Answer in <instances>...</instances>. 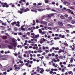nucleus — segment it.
Returning a JSON list of instances; mask_svg holds the SVG:
<instances>
[{
  "label": "nucleus",
  "instance_id": "5701e85b",
  "mask_svg": "<svg viewBox=\"0 0 75 75\" xmlns=\"http://www.w3.org/2000/svg\"><path fill=\"white\" fill-rule=\"evenodd\" d=\"M41 33L42 35H43L45 34L46 33V32H42Z\"/></svg>",
  "mask_w": 75,
  "mask_h": 75
},
{
  "label": "nucleus",
  "instance_id": "6e6552de",
  "mask_svg": "<svg viewBox=\"0 0 75 75\" xmlns=\"http://www.w3.org/2000/svg\"><path fill=\"white\" fill-rule=\"evenodd\" d=\"M59 37L60 38H64L65 37V36L64 35H62L61 34H59Z\"/></svg>",
  "mask_w": 75,
  "mask_h": 75
},
{
  "label": "nucleus",
  "instance_id": "2f4dec72",
  "mask_svg": "<svg viewBox=\"0 0 75 75\" xmlns=\"http://www.w3.org/2000/svg\"><path fill=\"white\" fill-rule=\"evenodd\" d=\"M19 62L21 63V64H22L23 63V62L21 60H20L19 61Z\"/></svg>",
  "mask_w": 75,
  "mask_h": 75
},
{
  "label": "nucleus",
  "instance_id": "0e129e2a",
  "mask_svg": "<svg viewBox=\"0 0 75 75\" xmlns=\"http://www.w3.org/2000/svg\"><path fill=\"white\" fill-rule=\"evenodd\" d=\"M49 65H51V62H49Z\"/></svg>",
  "mask_w": 75,
  "mask_h": 75
},
{
  "label": "nucleus",
  "instance_id": "a18cd8bd",
  "mask_svg": "<svg viewBox=\"0 0 75 75\" xmlns=\"http://www.w3.org/2000/svg\"><path fill=\"white\" fill-rule=\"evenodd\" d=\"M71 64H69L68 66V67H71Z\"/></svg>",
  "mask_w": 75,
  "mask_h": 75
},
{
  "label": "nucleus",
  "instance_id": "f257e3e1",
  "mask_svg": "<svg viewBox=\"0 0 75 75\" xmlns=\"http://www.w3.org/2000/svg\"><path fill=\"white\" fill-rule=\"evenodd\" d=\"M25 8V7H23V8H20V9L21 11H23V13L26 12L28 11H30L29 9L27 8H26V9H24Z\"/></svg>",
  "mask_w": 75,
  "mask_h": 75
},
{
  "label": "nucleus",
  "instance_id": "ddd939ff",
  "mask_svg": "<svg viewBox=\"0 0 75 75\" xmlns=\"http://www.w3.org/2000/svg\"><path fill=\"white\" fill-rule=\"evenodd\" d=\"M35 38H38L40 37V35L39 34L36 35H35Z\"/></svg>",
  "mask_w": 75,
  "mask_h": 75
},
{
  "label": "nucleus",
  "instance_id": "0eeeda50",
  "mask_svg": "<svg viewBox=\"0 0 75 75\" xmlns=\"http://www.w3.org/2000/svg\"><path fill=\"white\" fill-rule=\"evenodd\" d=\"M54 62H57V61L55 60V59H53L51 61L52 64H53L54 63Z\"/></svg>",
  "mask_w": 75,
  "mask_h": 75
},
{
  "label": "nucleus",
  "instance_id": "aec40b11",
  "mask_svg": "<svg viewBox=\"0 0 75 75\" xmlns=\"http://www.w3.org/2000/svg\"><path fill=\"white\" fill-rule=\"evenodd\" d=\"M37 52H38V53H41L42 52H43V51L42 50H38Z\"/></svg>",
  "mask_w": 75,
  "mask_h": 75
},
{
  "label": "nucleus",
  "instance_id": "6ab92c4d",
  "mask_svg": "<svg viewBox=\"0 0 75 75\" xmlns=\"http://www.w3.org/2000/svg\"><path fill=\"white\" fill-rule=\"evenodd\" d=\"M63 58V56H60L59 57V58L60 59H62Z\"/></svg>",
  "mask_w": 75,
  "mask_h": 75
},
{
  "label": "nucleus",
  "instance_id": "de8ad7c7",
  "mask_svg": "<svg viewBox=\"0 0 75 75\" xmlns=\"http://www.w3.org/2000/svg\"><path fill=\"white\" fill-rule=\"evenodd\" d=\"M55 4V2H52V4H53V5Z\"/></svg>",
  "mask_w": 75,
  "mask_h": 75
},
{
  "label": "nucleus",
  "instance_id": "20e7f679",
  "mask_svg": "<svg viewBox=\"0 0 75 75\" xmlns=\"http://www.w3.org/2000/svg\"><path fill=\"white\" fill-rule=\"evenodd\" d=\"M54 15V13H50L48 16V17L49 18H50L51 17L53 16Z\"/></svg>",
  "mask_w": 75,
  "mask_h": 75
},
{
  "label": "nucleus",
  "instance_id": "c756f323",
  "mask_svg": "<svg viewBox=\"0 0 75 75\" xmlns=\"http://www.w3.org/2000/svg\"><path fill=\"white\" fill-rule=\"evenodd\" d=\"M59 49V47H55V50H57Z\"/></svg>",
  "mask_w": 75,
  "mask_h": 75
},
{
  "label": "nucleus",
  "instance_id": "3c124183",
  "mask_svg": "<svg viewBox=\"0 0 75 75\" xmlns=\"http://www.w3.org/2000/svg\"><path fill=\"white\" fill-rule=\"evenodd\" d=\"M52 55V54H48V56H49V57H51Z\"/></svg>",
  "mask_w": 75,
  "mask_h": 75
},
{
  "label": "nucleus",
  "instance_id": "9b49d317",
  "mask_svg": "<svg viewBox=\"0 0 75 75\" xmlns=\"http://www.w3.org/2000/svg\"><path fill=\"white\" fill-rule=\"evenodd\" d=\"M60 17L61 19H62L64 20L65 19V17L63 15H61Z\"/></svg>",
  "mask_w": 75,
  "mask_h": 75
},
{
  "label": "nucleus",
  "instance_id": "4c0bfd02",
  "mask_svg": "<svg viewBox=\"0 0 75 75\" xmlns=\"http://www.w3.org/2000/svg\"><path fill=\"white\" fill-rule=\"evenodd\" d=\"M36 22L37 23H39V21L38 20V19H37L36 20Z\"/></svg>",
  "mask_w": 75,
  "mask_h": 75
},
{
  "label": "nucleus",
  "instance_id": "9d476101",
  "mask_svg": "<svg viewBox=\"0 0 75 75\" xmlns=\"http://www.w3.org/2000/svg\"><path fill=\"white\" fill-rule=\"evenodd\" d=\"M8 48L9 49H11L12 48H13V47L12 46H11L10 45H8Z\"/></svg>",
  "mask_w": 75,
  "mask_h": 75
},
{
  "label": "nucleus",
  "instance_id": "603ef678",
  "mask_svg": "<svg viewBox=\"0 0 75 75\" xmlns=\"http://www.w3.org/2000/svg\"><path fill=\"white\" fill-rule=\"evenodd\" d=\"M45 54H46L45 53V52H44L42 53V55H45Z\"/></svg>",
  "mask_w": 75,
  "mask_h": 75
},
{
  "label": "nucleus",
  "instance_id": "b1692460",
  "mask_svg": "<svg viewBox=\"0 0 75 75\" xmlns=\"http://www.w3.org/2000/svg\"><path fill=\"white\" fill-rule=\"evenodd\" d=\"M42 3H38L37 6H41V5H42Z\"/></svg>",
  "mask_w": 75,
  "mask_h": 75
},
{
  "label": "nucleus",
  "instance_id": "e433bc0d",
  "mask_svg": "<svg viewBox=\"0 0 75 75\" xmlns=\"http://www.w3.org/2000/svg\"><path fill=\"white\" fill-rule=\"evenodd\" d=\"M5 42H6V43H9V41L7 40H5Z\"/></svg>",
  "mask_w": 75,
  "mask_h": 75
},
{
  "label": "nucleus",
  "instance_id": "a19ab883",
  "mask_svg": "<svg viewBox=\"0 0 75 75\" xmlns=\"http://www.w3.org/2000/svg\"><path fill=\"white\" fill-rule=\"evenodd\" d=\"M24 48L25 49H27L28 48V46H25Z\"/></svg>",
  "mask_w": 75,
  "mask_h": 75
},
{
  "label": "nucleus",
  "instance_id": "2eb2a0df",
  "mask_svg": "<svg viewBox=\"0 0 75 75\" xmlns=\"http://www.w3.org/2000/svg\"><path fill=\"white\" fill-rule=\"evenodd\" d=\"M17 22H14L11 23V25H13L14 24H16Z\"/></svg>",
  "mask_w": 75,
  "mask_h": 75
},
{
  "label": "nucleus",
  "instance_id": "13d9d810",
  "mask_svg": "<svg viewBox=\"0 0 75 75\" xmlns=\"http://www.w3.org/2000/svg\"><path fill=\"white\" fill-rule=\"evenodd\" d=\"M52 11L54 12H56V11L55 10H54V9H52Z\"/></svg>",
  "mask_w": 75,
  "mask_h": 75
},
{
  "label": "nucleus",
  "instance_id": "864d4df0",
  "mask_svg": "<svg viewBox=\"0 0 75 75\" xmlns=\"http://www.w3.org/2000/svg\"><path fill=\"white\" fill-rule=\"evenodd\" d=\"M40 58H41V59H42L44 58V56H42V57H40Z\"/></svg>",
  "mask_w": 75,
  "mask_h": 75
},
{
  "label": "nucleus",
  "instance_id": "72a5a7b5",
  "mask_svg": "<svg viewBox=\"0 0 75 75\" xmlns=\"http://www.w3.org/2000/svg\"><path fill=\"white\" fill-rule=\"evenodd\" d=\"M70 9H67L66 10V11H67L69 13V11H70Z\"/></svg>",
  "mask_w": 75,
  "mask_h": 75
},
{
  "label": "nucleus",
  "instance_id": "e2e57ef3",
  "mask_svg": "<svg viewBox=\"0 0 75 75\" xmlns=\"http://www.w3.org/2000/svg\"><path fill=\"white\" fill-rule=\"evenodd\" d=\"M33 5L35 6L37 5V4H36V3H34L33 4Z\"/></svg>",
  "mask_w": 75,
  "mask_h": 75
},
{
  "label": "nucleus",
  "instance_id": "7ed1b4c3",
  "mask_svg": "<svg viewBox=\"0 0 75 75\" xmlns=\"http://www.w3.org/2000/svg\"><path fill=\"white\" fill-rule=\"evenodd\" d=\"M9 44L11 45V46L14 47L15 48H16L17 47L16 44V43H13L12 42H10Z\"/></svg>",
  "mask_w": 75,
  "mask_h": 75
},
{
  "label": "nucleus",
  "instance_id": "8fccbe9b",
  "mask_svg": "<svg viewBox=\"0 0 75 75\" xmlns=\"http://www.w3.org/2000/svg\"><path fill=\"white\" fill-rule=\"evenodd\" d=\"M55 47H52V50H55Z\"/></svg>",
  "mask_w": 75,
  "mask_h": 75
},
{
  "label": "nucleus",
  "instance_id": "4d7b16f0",
  "mask_svg": "<svg viewBox=\"0 0 75 75\" xmlns=\"http://www.w3.org/2000/svg\"><path fill=\"white\" fill-rule=\"evenodd\" d=\"M18 57L19 58H20V59H21L22 58V57H21V56H18Z\"/></svg>",
  "mask_w": 75,
  "mask_h": 75
},
{
  "label": "nucleus",
  "instance_id": "ea45409f",
  "mask_svg": "<svg viewBox=\"0 0 75 75\" xmlns=\"http://www.w3.org/2000/svg\"><path fill=\"white\" fill-rule=\"evenodd\" d=\"M75 47L74 48H71V50L72 51H74L75 50Z\"/></svg>",
  "mask_w": 75,
  "mask_h": 75
},
{
  "label": "nucleus",
  "instance_id": "c9c22d12",
  "mask_svg": "<svg viewBox=\"0 0 75 75\" xmlns=\"http://www.w3.org/2000/svg\"><path fill=\"white\" fill-rule=\"evenodd\" d=\"M16 26L20 27V25H19L18 24H17L16 25Z\"/></svg>",
  "mask_w": 75,
  "mask_h": 75
},
{
  "label": "nucleus",
  "instance_id": "393cba45",
  "mask_svg": "<svg viewBox=\"0 0 75 75\" xmlns=\"http://www.w3.org/2000/svg\"><path fill=\"white\" fill-rule=\"evenodd\" d=\"M39 33H41L42 32V30L41 29H39Z\"/></svg>",
  "mask_w": 75,
  "mask_h": 75
},
{
  "label": "nucleus",
  "instance_id": "f704fd0d",
  "mask_svg": "<svg viewBox=\"0 0 75 75\" xmlns=\"http://www.w3.org/2000/svg\"><path fill=\"white\" fill-rule=\"evenodd\" d=\"M65 31H66V32H67V33H69V30H67H67H65Z\"/></svg>",
  "mask_w": 75,
  "mask_h": 75
},
{
  "label": "nucleus",
  "instance_id": "bf43d9fd",
  "mask_svg": "<svg viewBox=\"0 0 75 75\" xmlns=\"http://www.w3.org/2000/svg\"><path fill=\"white\" fill-rule=\"evenodd\" d=\"M27 73L26 72H24L23 75H26Z\"/></svg>",
  "mask_w": 75,
  "mask_h": 75
},
{
  "label": "nucleus",
  "instance_id": "f8f14e48",
  "mask_svg": "<svg viewBox=\"0 0 75 75\" xmlns=\"http://www.w3.org/2000/svg\"><path fill=\"white\" fill-rule=\"evenodd\" d=\"M3 39L6 40L7 38V37L6 36H4L2 37Z\"/></svg>",
  "mask_w": 75,
  "mask_h": 75
},
{
  "label": "nucleus",
  "instance_id": "052dcab7",
  "mask_svg": "<svg viewBox=\"0 0 75 75\" xmlns=\"http://www.w3.org/2000/svg\"><path fill=\"white\" fill-rule=\"evenodd\" d=\"M27 62H28V64H30V61L29 60H28V61H27Z\"/></svg>",
  "mask_w": 75,
  "mask_h": 75
},
{
  "label": "nucleus",
  "instance_id": "09e8293b",
  "mask_svg": "<svg viewBox=\"0 0 75 75\" xmlns=\"http://www.w3.org/2000/svg\"><path fill=\"white\" fill-rule=\"evenodd\" d=\"M22 34V33L21 32H20L19 33V35H21Z\"/></svg>",
  "mask_w": 75,
  "mask_h": 75
},
{
  "label": "nucleus",
  "instance_id": "338daca9",
  "mask_svg": "<svg viewBox=\"0 0 75 75\" xmlns=\"http://www.w3.org/2000/svg\"><path fill=\"white\" fill-rule=\"evenodd\" d=\"M11 6H12V7H14L15 6V5H14L13 4V5H12Z\"/></svg>",
  "mask_w": 75,
  "mask_h": 75
},
{
  "label": "nucleus",
  "instance_id": "a878e982",
  "mask_svg": "<svg viewBox=\"0 0 75 75\" xmlns=\"http://www.w3.org/2000/svg\"><path fill=\"white\" fill-rule=\"evenodd\" d=\"M69 20H72V17H69Z\"/></svg>",
  "mask_w": 75,
  "mask_h": 75
},
{
  "label": "nucleus",
  "instance_id": "dca6fc26",
  "mask_svg": "<svg viewBox=\"0 0 75 75\" xmlns=\"http://www.w3.org/2000/svg\"><path fill=\"white\" fill-rule=\"evenodd\" d=\"M64 45L66 46V47H68V45L67 44V43H64V45H63L64 46Z\"/></svg>",
  "mask_w": 75,
  "mask_h": 75
},
{
  "label": "nucleus",
  "instance_id": "f03ea898",
  "mask_svg": "<svg viewBox=\"0 0 75 75\" xmlns=\"http://www.w3.org/2000/svg\"><path fill=\"white\" fill-rule=\"evenodd\" d=\"M1 4L2 5H3L2 6L3 7H6V8H8L9 7L8 5H7V3H3V2L1 3Z\"/></svg>",
  "mask_w": 75,
  "mask_h": 75
},
{
  "label": "nucleus",
  "instance_id": "6e6d98bb",
  "mask_svg": "<svg viewBox=\"0 0 75 75\" xmlns=\"http://www.w3.org/2000/svg\"><path fill=\"white\" fill-rule=\"evenodd\" d=\"M62 62H60L59 64H60V65H62Z\"/></svg>",
  "mask_w": 75,
  "mask_h": 75
},
{
  "label": "nucleus",
  "instance_id": "774afa93",
  "mask_svg": "<svg viewBox=\"0 0 75 75\" xmlns=\"http://www.w3.org/2000/svg\"><path fill=\"white\" fill-rule=\"evenodd\" d=\"M33 23H35V21L33 20Z\"/></svg>",
  "mask_w": 75,
  "mask_h": 75
},
{
  "label": "nucleus",
  "instance_id": "7c9ffc66",
  "mask_svg": "<svg viewBox=\"0 0 75 75\" xmlns=\"http://www.w3.org/2000/svg\"><path fill=\"white\" fill-rule=\"evenodd\" d=\"M15 41V40L14 38H13L12 39V42H14Z\"/></svg>",
  "mask_w": 75,
  "mask_h": 75
},
{
  "label": "nucleus",
  "instance_id": "4be33fe9",
  "mask_svg": "<svg viewBox=\"0 0 75 75\" xmlns=\"http://www.w3.org/2000/svg\"><path fill=\"white\" fill-rule=\"evenodd\" d=\"M59 50L61 52H63V53H64V50L60 49Z\"/></svg>",
  "mask_w": 75,
  "mask_h": 75
},
{
  "label": "nucleus",
  "instance_id": "680f3d73",
  "mask_svg": "<svg viewBox=\"0 0 75 75\" xmlns=\"http://www.w3.org/2000/svg\"><path fill=\"white\" fill-rule=\"evenodd\" d=\"M72 11L70 10L69 11V12H68L69 13H71V11Z\"/></svg>",
  "mask_w": 75,
  "mask_h": 75
},
{
  "label": "nucleus",
  "instance_id": "f3484780",
  "mask_svg": "<svg viewBox=\"0 0 75 75\" xmlns=\"http://www.w3.org/2000/svg\"><path fill=\"white\" fill-rule=\"evenodd\" d=\"M67 26H70V27H71V28H72V25H71V24H68L67 25Z\"/></svg>",
  "mask_w": 75,
  "mask_h": 75
},
{
  "label": "nucleus",
  "instance_id": "cd10ccee",
  "mask_svg": "<svg viewBox=\"0 0 75 75\" xmlns=\"http://www.w3.org/2000/svg\"><path fill=\"white\" fill-rule=\"evenodd\" d=\"M47 22H44L43 23V24L45 25H47Z\"/></svg>",
  "mask_w": 75,
  "mask_h": 75
},
{
  "label": "nucleus",
  "instance_id": "69168bd1",
  "mask_svg": "<svg viewBox=\"0 0 75 75\" xmlns=\"http://www.w3.org/2000/svg\"><path fill=\"white\" fill-rule=\"evenodd\" d=\"M48 29H50V30H51V28L50 27H48Z\"/></svg>",
  "mask_w": 75,
  "mask_h": 75
},
{
  "label": "nucleus",
  "instance_id": "58836bf2",
  "mask_svg": "<svg viewBox=\"0 0 75 75\" xmlns=\"http://www.w3.org/2000/svg\"><path fill=\"white\" fill-rule=\"evenodd\" d=\"M64 16L65 17H68V15L67 14H65L64 15Z\"/></svg>",
  "mask_w": 75,
  "mask_h": 75
},
{
  "label": "nucleus",
  "instance_id": "473e14b6",
  "mask_svg": "<svg viewBox=\"0 0 75 75\" xmlns=\"http://www.w3.org/2000/svg\"><path fill=\"white\" fill-rule=\"evenodd\" d=\"M70 9H67L66 10V11H67L69 13V11H70Z\"/></svg>",
  "mask_w": 75,
  "mask_h": 75
},
{
  "label": "nucleus",
  "instance_id": "423d86ee",
  "mask_svg": "<svg viewBox=\"0 0 75 75\" xmlns=\"http://www.w3.org/2000/svg\"><path fill=\"white\" fill-rule=\"evenodd\" d=\"M58 24L59 26H63V25L62 23L60 21H58Z\"/></svg>",
  "mask_w": 75,
  "mask_h": 75
},
{
  "label": "nucleus",
  "instance_id": "1a4fd4ad",
  "mask_svg": "<svg viewBox=\"0 0 75 75\" xmlns=\"http://www.w3.org/2000/svg\"><path fill=\"white\" fill-rule=\"evenodd\" d=\"M23 27H24L23 26H21V30L24 31H25V28H23Z\"/></svg>",
  "mask_w": 75,
  "mask_h": 75
},
{
  "label": "nucleus",
  "instance_id": "37998d69",
  "mask_svg": "<svg viewBox=\"0 0 75 75\" xmlns=\"http://www.w3.org/2000/svg\"><path fill=\"white\" fill-rule=\"evenodd\" d=\"M55 56V54L54 53H52V57H54Z\"/></svg>",
  "mask_w": 75,
  "mask_h": 75
},
{
  "label": "nucleus",
  "instance_id": "412c9836",
  "mask_svg": "<svg viewBox=\"0 0 75 75\" xmlns=\"http://www.w3.org/2000/svg\"><path fill=\"white\" fill-rule=\"evenodd\" d=\"M68 73L69 74H72V75L73 74V73H72V71H69L68 72Z\"/></svg>",
  "mask_w": 75,
  "mask_h": 75
},
{
  "label": "nucleus",
  "instance_id": "a211bd4d",
  "mask_svg": "<svg viewBox=\"0 0 75 75\" xmlns=\"http://www.w3.org/2000/svg\"><path fill=\"white\" fill-rule=\"evenodd\" d=\"M71 23L72 24H74L75 23V21H74V20H72V21L71 22Z\"/></svg>",
  "mask_w": 75,
  "mask_h": 75
},
{
  "label": "nucleus",
  "instance_id": "bb28decb",
  "mask_svg": "<svg viewBox=\"0 0 75 75\" xmlns=\"http://www.w3.org/2000/svg\"><path fill=\"white\" fill-rule=\"evenodd\" d=\"M46 18V16H42V19H44L45 18Z\"/></svg>",
  "mask_w": 75,
  "mask_h": 75
},
{
  "label": "nucleus",
  "instance_id": "5fc2aeb1",
  "mask_svg": "<svg viewBox=\"0 0 75 75\" xmlns=\"http://www.w3.org/2000/svg\"><path fill=\"white\" fill-rule=\"evenodd\" d=\"M46 71H47V72H49V71H50V69H47Z\"/></svg>",
  "mask_w": 75,
  "mask_h": 75
},
{
  "label": "nucleus",
  "instance_id": "c85d7f7f",
  "mask_svg": "<svg viewBox=\"0 0 75 75\" xmlns=\"http://www.w3.org/2000/svg\"><path fill=\"white\" fill-rule=\"evenodd\" d=\"M45 2L46 3H48V0H45Z\"/></svg>",
  "mask_w": 75,
  "mask_h": 75
},
{
  "label": "nucleus",
  "instance_id": "c03bdc74",
  "mask_svg": "<svg viewBox=\"0 0 75 75\" xmlns=\"http://www.w3.org/2000/svg\"><path fill=\"white\" fill-rule=\"evenodd\" d=\"M45 52H47V53L49 52V51L48 50H46L45 51Z\"/></svg>",
  "mask_w": 75,
  "mask_h": 75
},
{
  "label": "nucleus",
  "instance_id": "49530a36",
  "mask_svg": "<svg viewBox=\"0 0 75 75\" xmlns=\"http://www.w3.org/2000/svg\"><path fill=\"white\" fill-rule=\"evenodd\" d=\"M70 62H71V63H72L73 62V60H72L71 59V60H70Z\"/></svg>",
  "mask_w": 75,
  "mask_h": 75
},
{
  "label": "nucleus",
  "instance_id": "79ce46f5",
  "mask_svg": "<svg viewBox=\"0 0 75 75\" xmlns=\"http://www.w3.org/2000/svg\"><path fill=\"white\" fill-rule=\"evenodd\" d=\"M14 30L15 31H17V28L15 27L14 28Z\"/></svg>",
  "mask_w": 75,
  "mask_h": 75
},
{
  "label": "nucleus",
  "instance_id": "39448f33",
  "mask_svg": "<svg viewBox=\"0 0 75 75\" xmlns=\"http://www.w3.org/2000/svg\"><path fill=\"white\" fill-rule=\"evenodd\" d=\"M38 11H43L45 10V8H44V7H42L41 9H38Z\"/></svg>",
  "mask_w": 75,
  "mask_h": 75
},
{
  "label": "nucleus",
  "instance_id": "4468645a",
  "mask_svg": "<svg viewBox=\"0 0 75 75\" xmlns=\"http://www.w3.org/2000/svg\"><path fill=\"white\" fill-rule=\"evenodd\" d=\"M40 41H42V42H43H43H45V39L44 38H41L40 39Z\"/></svg>",
  "mask_w": 75,
  "mask_h": 75
}]
</instances>
